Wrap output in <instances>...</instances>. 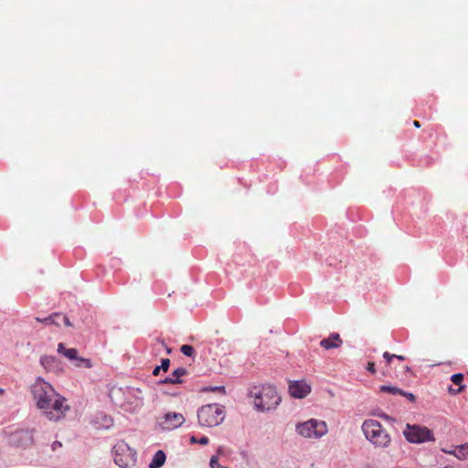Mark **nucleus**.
<instances>
[{
    "label": "nucleus",
    "mask_w": 468,
    "mask_h": 468,
    "mask_svg": "<svg viewBox=\"0 0 468 468\" xmlns=\"http://www.w3.org/2000/svg\"><path fill=\"white\" fill-rule=\"evenodd\" d=\"M64 356L70 360H77V367H85L87 368L91 367V362L90 359L86 358H79L78 357V350L76 348H68L65 349Z\"/></svg>",
    "instance_id": "12"
},
{
    "label": "nucleus",
    "mask_w": 468,
    "mask_h": 468,
    "mask_svg": "<svg viewBox=\"0 0 468 468\" xmlns=\"http://www.w3.org/2000/svg\"><path fill=\"white\" fill-rule=\"evenodd\" d=\"M186 419L182 413L169 411L157 420L162 430L172 431L183 425Z\"/></svg>",
    "instance_id": "8"
},
{
    "label": "nucleus",
    "mask_w": 468,
    "mask_h": 468,
    "mask_svg": "<svg viewBox=\"0 0 468 468\" xmlns=\"http://www.w3.org/2000/svg\"><path fill=\"white\" fill-rule=\"evenodd\" d=\"M250 394L253 397L254 407L259 411L274 409L281 401L275 388L270 385L254 387Z\"/></svg>",
    "instance_id": "3"
},
{
    "label": "nucleus",
    "mask_w": 468,
    "mask_h": 468,
    "mask_svg": "<svg viewBox=\"0 0 468 468\" xmlns=\"http://www.w3.org/2000/svg\"><path fill=\"white\" fill-rule=\"evenodd\" d=\"M210 467L211 468H224V466L220 465L217 456H212L210 459Z\"/></svg>",
    "instance_id": "23"
},
{
    "label": "nucleus",
    "mask_w": 468,
    "mask_h": 468,
    "mask_svg": "<svg viewBox=\"0 0 468 468\" xmlns=\"http://www.w3.org/2000/svg\"><path fill=\"white\" fill-rule=\"evenodd\" d=\"M124 394L134 398L136 400V402H135L136 406L142 404L143 399L141 397L137 396L138 394H141V391L138 388H127Z\"/></svg>",
    "instance_id": "19"
},
{
    "label": "nucleus",
    "mask_w": 468,
    "mask_h": 468,
    "mask_svg": "<svg viewBox=\"0 0 468 468\" xmlns=\"http://www.w3.org/2000/svg\"><path fill=\"white\" fill-rule=\"evenodd\" d=\"M343 341L340 335L336 333H333L329 337L323 339L320 342V346L324 349L337 348L342 345Z\"/></svg>",
    "instance_id": "13"
},
{
    "label": "nucleus",
    "mask_w": 468,
    "mask_h": 468,
    "mask_svg": "<svg viewBox=\"0 0 468 468\" xmlns=\"http://www.w3.org/2000/svg\"><path fill=\"white\" fill-rule=\"evenodd\" d=\"M395 358H398L399 360H405V356L399 355H395Z\"/></svg>",
    "instance_id": "33"
},
{
    "label": "nucleus",
    "mask_w": 468,
    "mask_h": 468,
    "mask_svg": "<svg viewBox=\"0 0 468 468\" xmlns=\"http://www.w3.org/2000/svg\"><path fill=\"white\" fill-rule=\"evenodd\" d=\"M451 380L453 384L459 386L457 389H453L452 388H449L450 392L456 394L463 390L464 387L462 385L463 381V375L462 373L453 374L451 377Z\"/></svg>",
    "instance_id": "18"
},
{
    "label": "nucleus",
    "mask_w": 468,
    "mask_h": 468,
    "mask_svg": "<svg viewBox=\"0 0 468 468\" xmlns=\"http://www.w3.org/2000/svg\"><path fill=\"white\" fill-rule=\"evenodd\" d=\"M190 441H191L192 443H197V442H198V441H197V440L196 439V437H194V436H192V437L190 438Z\"/></svg>",
    "instance_id": "34"
},
{
    "label": "nucleus",
    "mask_w": 468,
    "mask_h": 468,
    "mask_svg": "<svg viewBox=\"0 0 468 468\" xmlns=\"http://www.w3.org/2000/svg\"><path fill=\"white\" fill-rule=\"evenodd\" d=\"M180 351L186 356H193L195 354L194 347L189 345H183L180 347Z\"/></svg>",
    "instance_id": "21"
},
{
    "label": "nucleus",
    "mask_w": 468,
    "mask_h": 468,
    "mask_svg": "<svg viewBox=\"0 0 468 468\" xmlns=\"http://www.w3.org/2000/svg\"><path fill=\"white\" fill-rule=\"evenodd\" d=\"M380 391L381 392H386V393H390V394H393V395H400V394H403V390L397 388V387H392V386H381L379 388Z\"/></svg>",
    "instance_id": "20"
},
{
    "label": "nucleus",
    "mask_w": 468,
    "mask_h": 468,
    "mask_svg": "<svg viewBox=\"0 0 468 468\" xmlns=\"http://www.w3.org/2000/svg\"><path fill=\"white\" fill-rule=\"evenodd\" d=\"M165 454L163 451L159 450L154 455L152 462L149 464V468H160L165 462Z\"/></svg>",
    "instance_id": "16"
},
{
    "label": "nucleus",
    "mask_w": 468,
    "mask_h": 468,
    "mask_svg": "<svg viewBox=\"0 0 468 468\" xmlns=\"http://www.w3.org/2000/svg\"><path fill=\"white\" fill-rule=\"evenodd\" d=\"M400 396L407 398L411 402H414L416 400V397L414 396V394L406 392L404 390H403V394H400Z\"/></svg>",
    "instance_id": "25"
},
{
    "label": "nucleus",
    "mask_w": 468,
    "mask_h": 468,
    "mask_svg": "<svg viewBox=\"0 0 468 468\" xmlns=\"http://www.w3.org/2000/svg\"><path fill=\"white\" fill-rule=\"evenodd\" d=\"M187 374L185 367H178L175 369L172 374L161 381L162 384H181L183 383L182 377Z\"/></svg>",
    "instance_id": "11"
},
{
    "label": "nucleus",
    "mask_w": 468,
    "mask_h": 468,
    "mask_svg": "<svg viewBox=\"0 0 468 468\" xmlns=\"http://www.w3.org/2000/svg\"><path fill=\"white\" fill-rule=\"evenodd\" d=\"M40 363L46 370L51 371L58 366V361L55 356H44L40 358Z\"/></svg>",
    "instance_id": "17"
},
{
    "label": "nucleus",
    "mask_w": 468,
    "mask_h": 468,
    "mask_svg": "<svg viewBox=\"0 0 468 468\" xmlns=\"http://www.w3.org/2000/svg\"><path fill=\"white\" fill-rule=\"evenodd\" d=\"M65 349H67L62 343H59L58 346V352L64 356Z\"/></svg>",
    "instance_id": "28"
},
{
    "label": "nucleus",
    "mask_w": 468,
    "mask_h": 468,
    "mask_svg": "<svg viewBox=\"0 0 468 468\" xmlns=\"http://www.w3.org/2000/svg\"><path fill=\"white\" fill-rule=\"evenodd\" d=\"M62 323H63V321H61L60 318L57 317V318H54V322H52V324L59 326Z\"/></svg>",
    "instance_id": "29"
},
{
    "label": "nucleus",
    "mask_w": 468,
    "mask_h": 468,
    "mask_svg": "<svg viewBox=\"0 0 468 468\" xmlns=\"http://www.w3.org/2000/svg\"><path fill=\"white\" fill-rule=\"evenodd\" d=\"M57 317L60 318L66 326H71V323L69 322V319L66 315H64L63 314H60V313H54V314H50L49 316L43 318V319H41L39 317H36V320L37 322L43 323L45 324H52V322H54V318H57Z\"/></svg>",
    "instance_id": "15"
},
{
    "label": "nucleus",
    "mask_w": 468,
    "mask_h": 468,
    "mask_svg": "<svg viewBox=\"0 0 468 468\" xmlns=\"http://www.w3.org/2000/svg\"><path fill=\"white\" fill-rule=\"evenodd\" d=\"M367 369L371 374H375V373H376L375 363H374V362H368V363H367Z\"/></svg>",
    "instance_id": "26"
},
{
    "label": "nucleus",
    "mask_w": 468,
    "mask_h": 468,
    "mask_svg": "<svg viewBox=\"0 0 468 468\" xmlns=\"http://www.w3.org/2000/svg\"><path fill=\"white\" fill-rule=\"evenodd\" d=\"M61 446H62L61 442H59V441H54V442L52 443V450H53V451H55V450H57L58 447H61Z\"/></svg>",
    "instance_id": "30"
},
{
    "label": "nucleus",
    "mask_w": 468,
    "mask_h": 468,
    "mask_svg": "<svg viewBox=\"0 0 468 468\" xmlns=\"http://www.w3.org/2000/svg\"><path fill=\"white\" fill-rule=\"evenodd\" d=\"M0 394H4V389L0 388Z\"/></svg>",
    "instance_id": "35"
},
{
    "label": "nucleus",
    "mask_w": 468,
    "mask_h": 468,
    "mask_svg": "<svg viewBox=\"0 0 468 468\" xmlns=\"http://www.w3.org/2000/svg\"><path fill=\"white\" fill-rule=\"evenodd\" d=\"M135 451L123 441H118L113 447L114 463L122 468H130L135 464Z\"/></svg>",
    "instance_id": "5"
},
{
    "label": "nucleus",
    "mask_w": 468,
    "mask_h": 468,
    "mask_svg": "<svg viewBox=\"0 0 468 468\" xmlns=\"http://www.w3.org/2000/svg\"><path fill=\"white\" fill-rule=\"evenodd\" d=\"M164 372H166L170 367V359L163 358L161 362V366H159Z\"/></svg>",
    "instance_id": "22"
},
{
    "label": "nucleus",
    "mask_w": 468,
    "mask_h": 468,
    "mask_svg": "<svg viewBox=\"0 0 468 468\" xmlns=\"http://www.w3.org/2000/svg\"><path fill=\"white\" fill-rule=\"evenodd\" d=\"M297 432L304 438L318 439L328 431L325 421L311 419L296 426Z\"/></svg>",
    "instance_id": "6"
},
{
    "label": "nucleus",
    "mask_w": 468,
    "mask_h": 468,
    "mask_svg": "<svg viewBox=\"0 0 468 468\" xmlns=\"http://www.w3.org/2000/svg\"><path fill=\"white\" fill-rule=\"evenodd\" d=\"M289 392L293 398L303 399L311 392V387L304 381H291Z\"/></svg>",
    "instance_id": "10"
},
{
    "label": "nucleus",
    "mask_w": 468,
    "mask_h": 468,
    "mask_svg": "<svg viewBox=\"0 0 468 468\" xmlns=\"http://www.w3.org/2000/svg\"><path fill=\"white\" fill-rule=\"evenodd\" d=\"M446 453L454 455L459 460H468V443L454 447L452 450L444 451Z\"/></svg>",
    "instance_id": "14"
},
{
    "label": "nucleus",
    "mask_w": 468,
    "mask_h": 468,
    "mask_svg": "<svg viewBox=\"0 0 468 468\" xmlns=\"http://www.w3.org/2000/svg\"><path fill=\"white\" fill-rule=\"evenodd\" d=\"M209 440L207 437L203 436L198 440V443L201 445H207L208 443Z\"/></svg>",
    "instance_id": "27"
},
{
    "label": "nucleus",
    "mask_w": 468,
    "mask_h": 468,
    "mask_svg": "<svg viewBox=\"0 0 468 468\" xmlns=\"http://www.w3.org/2000/svg\"><path fill=\"white\" fill-rule=\"evenodd\" d=\"M361 428L366 439L375 447L387 449L390 446L391 436L379 421L373 419L366 420Z\"/></svg>",
    "instance_id": "2"
},
{
    "label": "nucleus",
    "mask_w": 468,
    "mask_h": 468,
    "mask_svg": "<svg viewBox=\"0 0 468 468\" xmlns=\"http://www.w3.org/2000/svg\"><path fill=\"white\" fill-rule=\"evenodd\" d=\"M383 357L386 359L387 364H388V365H390L391 360H392L393 358H395V355H392V354H390V353H388V352H387V351H386V352H384V354H383Z\"/></svg>",
    "instance_id": "24"
},
{
    "label": "nucleus",
    "mask_w": 468,
    "mask_h": 468,
    "mask_svg": "<svg viewBox=\"0 0 468 468\" xmlns=\"http://www.w3.org/2000/svg\"><path fill=\"white\" fill-rule=\"evenodd\" d=\"M34 438L31 431L22 430L11 435V442L18 447H27L33 444Z\"/></svg>",
    "instance_id": "9"
},
{
    "label": "nucleus",
    "mask_w": 468,
    "mask_h": 468,
    "mask_svg": "<svg viewBox=\"0 0 468 468\" xmlns=\"http://www.w3.org/2000/svg\"><path fill=\"white\" fill-rule=\"evenodd\" d=\"M160 370H162V369H161V367L159 366L155 367L154 369L153 370V375L154 376H158Z\"/></svg>",
    "instance_id": "31"
},
{
    "label": "nucleus",
    "mask_w": 468,
    "mask_h": 468,
    "mask_svg": "<svg viewBox=\"0 0 468 468\" xmlns=\"http://www.w3.org/2000/svg\"><path fill=\"white\" fill-rule=\"evenodd\" d=\"M33 399L37 409L51 421L62 420L69 410L67 399L58 395L53 387L38 378L31 387Z\"/></svg>",
    "instance_id": "1"
},
{
    "label": "nucleus",
    "mask_w": 468,
    "mask_h": 468,
    "mask_svg": "<svg viewBox=\"0 0 468 468\" xmlns=\"http://www.w3.org/2000/svg\"><path fill=\"white\" fill-rule=\"evenodd\" d=\"M403 434L407 441L411 443H422L434 441L432 431L425 426L407 424Z\"/></svg>",
    "instance_id": "7"
},
{
    "label": "nucleus",
    "mask_w": 468,
    "mask_h": 468,
    "mask_svg": "<svg viewBox=\"0 0 468 468\" xmlns=\"http://www.w3.org/2000/svg\"><path fill=\"white\" fill-rule=\"evenodd\" d=\"M413 125H414V127H416V128H420V122H418V121H414V122H413Z\"/></svg>",
    "instance_id": "32"
},
{
    "label": "nucleus",
    "mask_w": 468,
    "mask_h": 468,
    "mask_svg": "<svg viewBox=\"0 0 468 468\" xmlns=\"http://www.w3.org/2000/svg\"><path fill=\"white\" fill-rule=\"evenodd\" d=\"M199 424L204 427H215L225 418L224 407L219 404H207L197 411Z\"/></svg>",
    "instance_id": "4"
}]
</instances>
